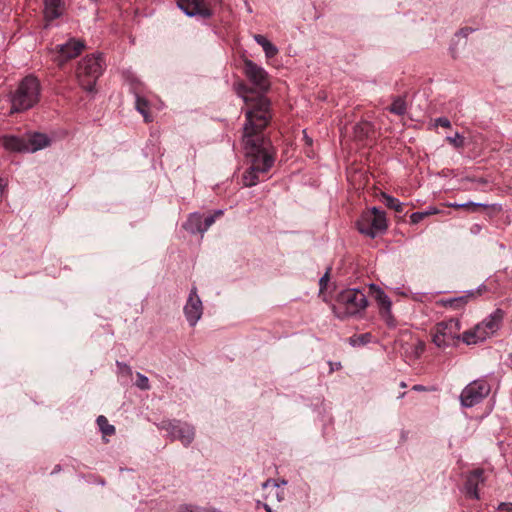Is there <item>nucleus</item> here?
<instances>
[{
	"label": "nucleus",
	"instance_id": "1",
	"mask_svg": "<svg viewBox=\"0 0 512 512\" xmlns=\"http://www.w3.org/2000/svg\"><path fill=\"white\" fill-rule=\"evenodd\" d=\"M248 106L245 111L246 122L243 127V143L250 166L266 174L274 165V151L262 132L272 119L271 102L268 98L258 96L251 99L243 96Z\"/></svg>",
	"mask_w": 512,
	"mask_h": 512
},
{
	"label": "nucleus",
	"instance_id": "2",
	"mask_svg": "<svg viewBox=\"0 0 512 512\" xmlns=\"http://www.w3.org/2000/svg\"><path fill=\"white\" fill-rule=\"evenodd\" d=\"M41 84L37 77L28 75L10 94V114L20 113L33 108L40 99Z\"/></svg>",
	"mask_w": 512,
	"mask_h": 512
},
{
	"label": "nucleus",
	"instance_id": "3",
	"mask_svg": "<svg viewBox=\"0 0 512 512\" xmlns=\"http://www.w3.org/2000/svg\"><path fill=\"white\" fill-rule=\"evenodd\" d=\"M104 70V60L101 53L83 58L77 67L76 75L80 86L87 92L95 91L97 79Z\"/></svg>",
	"mask_w": 512,
	"mask_h": 512
},
{
	"label": "nucleus",
	"instance_id": "4",
	"mask_svg": "<svg viewBox=\"0 0 512 512\" xmlns=\"http://www.w3.org/2000/svg\"><path fill=\"white\" fill-rule=\"evenodd\" d=\"M244 73L246 77L249 79V81L261 92H267L270 88V81L268 77V73L265 71L264 68L254 63L252 60L245 59L244 60ZM238 94L243 97L247 96L251 99H255L258 96H263V94H257V95H249L253 94L252 89L248 88L244 84H240L237 89ZM265 98H267L265 96ZM244 100V98H242Z\"/></svg>",
	"mask_w": 512,
	"mask_h": 512
},
{
	"label": "nucleus",
	"instance_id": "5",
	"mask_svg": "<svg viewBox=\"0 0 512 512\" xmlns=\"http://www.w3.org/2000/svg\"><path fill=\"white\" fill-rule=\"evenodd\" d=\"M357 230L370 238H375L387 230V219L384 211L377 207L363 213L356 221Z\"/></svg>",
	"mask_w": 512,
	"mask_h": 512
},
{
	"label": "nucleus",
	"instance_id": "6",
	"mask_svg": "<svg viewBox=\"0 0 512 512\" xmlns=\"http://www.w3.org/2000/svg\"><path fill=\"white\" fill-rule=\"evenodd\" d=\"M461 323L456 318L438 323L432 333V341L438 348H446L454 345L462 336L459 332Z\"/></svg>",
	"mask_w": 512,
	"mask_h": 512
},
{
	"label": "nucleus",
	"instance_id": "7",
	"mask_svg": "<svg viewBox=\"0 0 512 512\" xmlns=\"http://www.w3.org/2000/svg\"><path fill=\"white\" fill-rule=\"evenodd\" d=\"M336 302L344 308V316H354L368 306V300L364 292L355 288L341 291L337 295Z\"/></svg>",
	"mask_w": 512,
	"mask_h": 512
},
{
	"label": "nucleus",
	"instance_id": "8",
	"mask_svg": "<svg viewBox=\"0 0 512 512\" xmlns=\"http://www.w3.org/2000/svg\"><path fill=\"white\" fill-rule=\"evenodd\" d=\"M85 48L84 41L70 38L64 44H58L49 50L51 60L58 66L63 67L68 61L76 58Z\"/></svg>",
	"mask_w": 512,
	"mask_h": 512
},
{
	"label": "nucleus",
	"instance_id": "9",
	"mask_svg": "<svg viewBox=\"0 0 512 512\" xmlns=\"http://www.w3.org/2000/svg\"><path fill=\"white\" fill-rule=\"evenodd\" d=\"M491 391L490 385L484 379L474 380L469 383L460 394V402L463 407L470 408L486 398Z\"/></svg>",
	"mask_w": 512,
	"mask_h": 512
},
{
	"label": "nucleus",
	"instance_id": "10",
	"mask_svg": "<svg viewBox=\"0 0 512 512\" xmlns=\"http://www.w3.org/2000/svg\"><path fill=\"white\" fill-rule=\"evenodd\" d=\"M223 213L224 211L221 209L216 210L213 214L209 215H204L200 212L190 213L182 227L190 234L203 235L214 224L216 218L222 216Z\"/></svg>",
	"mask_w": 512,
	"mask_h": 512
},
{
	"label": "nucleus",
	"instance_id": "11",
	"mask_svg": "<svg viewBox=\"0 0 512 512\" xmlns=\"http://www.w3.org/2000/svg\"><path fill=\"white\" fill-rule=\"evenodd\" d=\"M160 428L168 431L173 440L181 441L184 446H188L194 440V428L187 423L178 420H163L160 423Z\"/></svg>",
	"mask_w": 512,
	"mask_h": 512
},
{
	"label": "nucleus",
	"instance_id": "12",
	"mask_svg": "<svg viewBox=\"0 0 512 512\" xmlns=\"http://www.w3.org/2000/svg\"><path fill=\"white\" fill-rule=\"evenodd\" d=\"M369 292L379 306V314L381 318L389 327H394L396 325V321L392 314V302L388 295L381 287L374 283L369 285Z\"/></svg>",
	"mask_w": 512,
	"mask_h": 512
},
{
	"label": "nucleus",
	"instance_id": "13",
	"mask_svg": "<svg viewBox=\"0 0 512 512\" xmlns=\"http://www.w3.org/2000/svg\"><path fill=\"white\" fill-rule=\"evenodd\" d=\"M203 303L198 295L196 286L190 289L187 301L184 305L183 312L190 326H195L203 315Z\"/></svg>",
	"mask_w": 512,
	"mask_h": 512
},
{
	"label": "nucleus",
	"instance_id": "14",
	"mask_svg": "<svg viewBox=\"0 0 512 512\" xmlns=\"http://www.w3.org/2000/svg\"><path fill=\"white\" fill-rule=\"evenodd\" d=\"M177 6L188 17L198 16L202 19H208L213 14L204 0H177Z\"/></svg>",
	"mask_w": 512,
	"mask_h": 512
},
{
	"label": "nucleus",
	"instance_id": "15",
	"mask_svg": "<svg viewBox=\"0 0 512 512\" xmlns=\"http://www.w3.org/2000/svg\"><path fill=\"white\" fill-rule=\"evenodd\" d=\"M484 470L483 469H475L473 470L467 477L465 483L466 493L470 498L480 499V495L478 492V488L480 485L484 484Z\"/></svg>",
	"mask_w": 512,
	"mask_h": 512
},
{
	"label": "nucleus",
	"instance_id": "16",
	"mask_svg": "<svg viewBox=\"0 0 512 512\" xmlns=\"http://www.w3.org/2000/svg\"><path fill=\"white\" fill-rule=\"evenodd\" d=\"M485 327L481 323H478L473 328L465 331L462 334V341L467 345L477 344L485 341L491 335L485 331Z\"/></svg>",
	"mask_w": 512,
	"mask_h": 512
},
{
	"label": "nucleus",
	"instance_id": "17",
	"mask_svg": "<svg viewBox=\"0 0 512 512\" xmlns=\"http://www.w3.org/2000/svg\"><path fill=\"white\" fill-rule=\"evenodd\" d=\"M485 291L486 286L480 285L476 290L467 291L465 295L447 300L446 305L454 309H460L464 307L470 300L475 299Z\"/></svg>",
	"mask_w": 512,
	"mask_h": 512
},
{
	"label": "nucleus",
	"instance_id": "18",
	"mask_svg": "<svg viewBox=\"0 0 512 512\" xmlns=\"http://www.w3.org/2000/svg\"><path fill=\"white\" fill-rule=\"evenodd\" d=\"M44 7V17L48 22L53 21L63 15V0H44Z\"/></svg>",
	"mask_w": 512,
	"mask_h": 512
},
{
	"label": "nucleus",
	"instance_id": "19",
	"mask_svg": "<svg viewBox=\"0 0 512 512\" xmlns=\"http://www.w3.org/2000/svg\"><path fill=\"white\" fill-rule=\"evenodd\" d=\"M504 318V312L501 309H496L488 317H486L481 324L485 327L491 336L495 334L500 328Z\"/></svg>",
	"mask_w": 512,
	"mask_h": 512
},
{
	"label": "nucleus",
	"instance_id": "20",
	"mask_svg": "<svg viewBox=\"0 0 512 512\" xmlns=\"http://www.w3.org/2000/svg\"><path fill=\"white\" fill-rule=\"evenodd\" d=\"M28 145L29 150L27 152H35L40 149H43L50 145V139L47 135L42 133H34L31 135L28 139V142H26Z\"/></svg>",
	"mask_w": 512,
	"mask_h": 512
},
{
	"label": "nucleus",
	"instance_id": "21",
	"mask_svg": "<svg viewBox=\"0 0 512 512\" xmlns=\"http://www.w3.org/2000/svg\"><path fill=\"white\" fill-rule=\"evenodd\" d=\"M3 145L6 149L12 151H27L29 150L27 143L22 138L17 136H4Z\"/></svg>",
	"mask_w": 512,
	"mask_h": 512
},
{
	"label": "nucleus",
	"instance_id": "22",
	"mask_svg": "<svg viewBox=\"0 0 512 512\" xmlns=\"http://www.w3.org/2000/svg\"><path fill=\"white\" fill-rule=\"evenodd\" d=\"M253 38L255 42L263 48L267 58H272L275 55H277L278 48L272 42H270L265 36L255 34Z\"/></svg>",
	"mask_w": 512,
	"mask_h": 512
},
{
	"label": "nucleus",
	"instance_id": "23",
	"mask_svg": "<svg viewBox=\"0 0 512 512\" xmlns=\"http://www.w3.org/2000/svg\"><path fill=\"white\" fill-rule=\"evenodd\" d=\"M263 174L262 172L258 171L253 166H250L244 173H243V182L244 185L247 187L255 186L259 181V175Z\"/></svg>",
	"mask_w": 512,
	"mask_h": 512
},
{
	"label": "nucleus",
	"instance_id": "24",
	"mask_svg": "<svg viewBox=\"0 0 512 512\" xmlns=\"http://www.w3.org/2000/svg\"><path fill=\"white\" fill-rule=\"evenodd\" d=\"M135 108L144 117L145 122L148 123L152 121V118L148 112L149 103L146 99L136 95Z\"/></svg>",
	"mask_w": 512,
	"mask_h": 512
},
{
	"label": "nucleus",
	"instance_id": "25",
	"mask_svg": "<svg viewBox=\"0 0 512 512\" xmlns=\"http://www.w3.org/2000/svg\"><path fill=\"white\" fill-rule=\"evenodd\" d=\"M382 198L388 208L393 209L398 213H402L404 211V203L400 202L397 198L386 193H382Z\"/></svg>",
	"mask_w": 512,
	"mask_h": 512
},
{
	"label": "nucleus",
	"instance_id": "26",
	"mask_svg": "<svg viewBox=\"0 0 512 512\" xmlns=\"http://www.w3.org/2000/svg\"><path fill=\"white\" fill-rule=\"evenodd\" d=\"M388 110L391 113L399 115V116L404 115L407 110V105H406L404 98H402V97L395 98L393 100L392 104L390 105V107L388 108Z\"/></svg>",
	"mask_w": 512,
	"mask_h": 512
},
{
	"label": "nucleus",
	"instance_id": "27",
	"mask_svg": "<svg viewBox=\"0 0 512 512\" xmlns=\"http://www.w3.org/2000/svg\"><path fill=\"white\" fill-rule=\"evenodd\" d=\"M96 422L103 435L111 436L115 433V427L109 424L108 419L105 416H98Z\"/></svg>",
	"mask_w": 512,
	"mask_h": 512
},
{
	"label": "nucleus",
	"instance_id": "28",
	"mask_svg": "<svg viewBox=\"0 0 512 512\" xmlns=\"http://www.w3.org/2000/svg\"><path fill=\"white\" fill-rule=\"evenodd\" d=\"M449 207L455 208V209L464 208L470 212H475L478 208H487L488 205L483 204V203H476V202L469 201V202H465V203H456V202L450 203Z\"/></svg>",
	"mask_w": 512,
	"mask_h": 512
},
{
	"label": "nucleus",
	"instance_id": "29",
	"mask_svg": "<svg viewBox=\"0 0 512 512\" xmlns=\"http://www.w3.org/2000/svg\"><path fill=\"white\" fill-rule=\"evenodd\" d=\"M264 490L271 489L270 493L276 497L277 501L280 502L283 497V492L279 490V485L273 479H268L262 484Z\"/></svg>",
	"mask_w": 512,
	"mask_h": 512
},
{
	"label": "nucleus",
	"instance_id": "30",
	"mask_svg": "<svg viewBox=\"0 0 512 512\" xmlns=\"http://www.w3.org/2000/svg\"><path fill=\"white\" fill-rule=\"evenodd\" d=\"M330 271L331 268H328L324 275L319 279V297L323 299V301L327 302V296L325 294V289L327 288L329 279H330Z\"/></svg>",
	"mask_w": 512,
	"mask_h": 512
},
{
	"label": "nucleus",
	"instance_id": "31",
	"mask_svg": "<svg viewBox=\"0 0 512 512\" xmlns=\"http://www.w3.org/2000/svg\"><path fill=\"white\" fill-rule=\"evenodd\" d=\"M371 340V334L370 333H363L360 335H354L349 338V343L351 346H361L369 343Z\"/></svg>",
	"mask_w": 512,
	"mask_h": 512
},
{
	"label": "nucleus",
	"instance_id": "32",
	"mask_svg": "<svg viewBox=\"0 0 512 512\" xmlns=\"http://www.w3.org/2000/svg\"><path fill=\"white\" fill-rule=\"evenodd\" d=\"M355 134L357 137L359 138H363V137H366L370 131V124L365 122V123H359L355 126Z\"/></svg>",
	"mask_w": 512,
	"mask_h": 512
},
{
	"label": "nucleus",
	"instance_id": "33",
	"mask_svg": "<svg viewBox=\"0 0 512 512\" xmlns=\"http://www.w3.org/2000/svg\"><path fill=\"white\" fill-rule=\"evenodd\" d=\"M136 386L141 389V390H149L150 389V384H149V379L148 377H146L145 375L141 374V373H137L136 374Z\"/></svg>",
	"mask_w": 512,
	"mask_h": 512
},
{
	"label": "nucleus",
	"instance_id": "34",
	"mask_svg": "<svg viewBox=\"0 0 512 512\" xmlns=\"http://www.w3.org/2000/svg\"><path fill=\"white\" fill-rule=\"evenodd\" d=\"M447 140L455 148H462L464 146V137L459 133H456L454 137H447Z\"/></svg>",
	"mask_w": 512,
	"mask_h": 512
},
{
	"label": "nucleus",
	"instance_id": "35",
	"mask_svg": "<svg viewBox=\"0 0 512 512\" xmlns=\"http://www.w3.org/2000/svg\"><path fill=\"white\" fill-rule=\"evenodd\" d=\"M425 218V213L421 212H414L410 215V222L412 224H418Z\"/></svg>",
	"mask_w": 512,
	"mask_h": 512
},
{
	"label": "nucleus",
	"instance_id": "36",
	"mask_svg": "<svg viewBox=\"0 0 512 512\" xmlns=\"http://www.w3.org/2000/svg\"><path fill=\"white\" fill-rule=\"evenodd\" d=\"M435 126H441V127H444V128H450L451 127V122L446 117H439V118L435 119Z\"/></svg>",
	"mask_w": 512,
	"mask_h": 512
},
{
	"label": "nucleus",
	"instance_id": "37",
	"mask_svg": "<svg viewBox=\"0 0 512 512\" xmlns=\"http://www.w3.org/2000/svg\"><path fill=\"white\" fill-rule=\"evenodd\" d=\"M498 512H512V503L511 502H502L498 505Z\"/></svg>",
	"mask_w": 512,
	"mask_h": 512
},
{
	"label": "nucleus",
	"instance_id": "38",
	"mask_svg": "<svg viewBox=\"0 0 512 512\" xmlns=\"http://www.w3.org/2000/svg\"><path fill=\"white\" fill-rule=\"evenodd\" d=\"M422 212L425 213V218H426L430 215H435V214L439 213V210L435 207H429L427 210L422 211Z\"/></svg>",
	"mask_w": 512,
	"mask_h": 512
},
{
	"label": "nucleus",
	"instance_id": "39",
	"mask_svg": "<svg viewBox=\"0 0 512 512\" xmlns=\"http://www.w3.org/2000/svg\"><path fill=\"white\" fill-rule=\"evenodd\" d=\"M8 186V180L0 177V191L3 194Z\"/></svg>",
	"mask_w": 512,
	"mask_h": 512
},
{
	"label": "nucleus",
	"instance_id": "40",
	"mask_svg": "<svg viewBox=\"0 0 512 512\" xmlns=\"http://www.w3.org/2000/svg\"><path fill=\"white\" fill-rule=\"evenodd\" d=\"M116 364L120 369L127 371V373H129V374L131 373V367L129 365L119 362V361H117Z\"/></svg>",
	"mask_w": 512,
	"mask_h": 512
},
{
	"label": "nucleus",
	"instance_id": "41",
	"mask_svg": "<svg viewBox=\"0 0 512 512\" xmlns=\"http://www.w3.org/2000/svg\"><path fill=\"white\" fill-rule=\"evenodd\" d=\"M262 506L267 512H273L272 508L267 503H262L261 501H257V507Z\"/></svg>",
	"mask_w": 512,
	"mask_h": 512
},
{
	"label": "nucleus",
	"instance_id": "42",
	"mask_svg": "<svg viewBox=\"0 0 512 512\" xmlns=\"http://www.w3.org/2000/svg\"><path fill=\"white\" fill-rule=\"evenodd\" d=\"M412 390L418 391V392H422V391H426L427 388L425 386H423V385H414L412 387Z\"/></svg>",
	"mask_w": 512,
	"mask_h": 512
},
{
	"label": "nucleus",
	"instance_id": "43",
	"mask_svg": "<svg viewBox=\"0 0 512 512\" xmlns=\"http://www.w3.org/2000/svg\"><path fill=\"white\" fill-rule=\"evenodd\" d=\"M469 31H470V30L466 28V29H462V30L460 31V33H461V34H463L464 36H467V35H468V33H469Z\"/></svg>",
	"mask_w": 512,
	"mask_h": 512
},
{
	"label": "nucleus",
	"instance_id": "44",
	"mask_svg": "<svg viewBox=\"0 0 512 512\" xmlns=\"http://www.w3.org/2000/svg\"><path fill=\"white\" fill-rule=\"evenodd\" d=\"M304 138H305L307 144L310 145L312 143V139L309 138L306 134L304 135Z\"/></svg>",
	"mask_w": 512,
	"mask_h": 512
},
{
	"label": "nucleus",
	"instance_id": "45",
	"mask_svg": "<svg viewBox=\"0 0 512 512\" xmlns=\"http://www.w3.org/2000/svg\"><path fill=\"white\" fill-rule=\"evenodd\" d=\"M60 470H61V466L60 465H56L54 470L52 471V473L59 472Z\"/></svg>",
	"mask_w": 512,
	"mask_h": 512
},
{
	"label": "nucleus",
	"instance_id": "46",
	"mask_svg": "<svg viewBox=\"0 0 512 512\" xmlns=\"http://www.w3.org/2000/svg\"><path fill=\"white\" fill-rule=\"evenodd\" d=\"M478 182L481 183V184L487 183V181L485 179H483V178L479 179Z\"/></svg>",
	"mask_w": 512,
	"mask_h": 512
},
{
	"label": "nucleus",
	"instance_id": "47",
	"mask_svg": "<svg viewBox=\"0 0 512 512\" xmlns=\"http://www.w3.org/2000/svg\"><path fill=\"white\" fill-rule=\"evenodd\" d=\"M509 360H510L509 366L512 368V353L509 355Z\"/></svg>",
	"mask_w": 512,
	"mask_h": 512
},
{
	"label": "nucleus",
	"instance_id": "48",
	"mask_svg": "<svg viewBox=\"0 0 512 512\" xmlns=\"http://www.w3.org/2000/svg\"><path fill=\"white\" fill-rule=\"evenodd\" d=\"M400 386H401L402 388H405V387H406V383H405V382H401V383H400Z\"/></svg>",
	"mask_w": 512,
	"mask_h": 512
},
{
	"label": "nucleus",
	"instance_id": "49",
	"mask_svg": "<svg viewBox=\"0 0 512 512\" xmlns=\"http://www.w3.org/2000/svg\"><path fill=\"white\" fill-rule=\"evenodd\" d=\"M213 3H220V0H210Z\"/></svg>",
	"mask_w": 512,
	"mask_h": 512
},
{
	"label": "nucleus",
	"instance_id": "50",
	"mask_svg": "<svg viewBox=\"0 0 512 512\" xmlns=\"http://www.w3.org/2000/svg\"><path fill=\"white\" fill-rule=\"evenodd\" d=\"M334 311H336V308H334ZM337 317H342L340 314H338L337 312H335Z\"/></svg>",
	"mask_w": 512,
	"mask_h": 512
},
{
	"label": "nucleus",
	"instance_id": "51",
	"mask_svg": "<svg viewBox=\"0 0 512 512\" xmlns=\"http://www.w3.org/2000/svg\"><path fill=\"white\" fill-rule=\"evenodd\" d=\"M404 396H405V393H402V394L399 396V398H402V397H404Z\"/></svg>",
	"mask_w": 512,
	"mask_h": 512
}]
</instances>
